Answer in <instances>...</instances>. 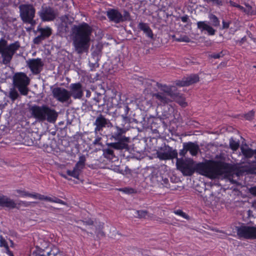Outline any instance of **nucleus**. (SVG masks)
<instances>
[{
  "mask_svg": "<svg viewBox=\"0 0 256 256\" xmlns=\"http://www.w3.org/2000/svg\"><path fill=\"white\" fill-rule=\"evenodd\" d=\"M178 168L184 176H192L195 171L198 174L210 178H216L224 174H231L234 173L248 172L252 173L256 170V164L249 166L240 164H230L220 161H209L206 163L194 164L190 159L184 160L176 159Z\"/></svg>",
  "mask_w": 256,
  "mask_h": 256,
  "instance_id": "obj_1",
  "label": "nucleus"
},
{
  "mask_svg": "<svg viewBox=\"0 0 256 256\" xmlns=\"http://www.w3.org/2000/svg\"><path fill=\"white\" fill-rule=\"evenodd\" d=\"M92 28L87 23L74 25L72 29V44L79 54L87 51L90 46Z\"/></svg>",
  "mask_w": 256,
  "mask_h": 256,
  "instance_id": "obj_2",
  "label": "nucleus"
},
{
  "mask_svg": "<svg viewBox=\"0 0 256 256\" xmlns=\"http://www.w3.org/2000/svg\"><path fill=\"white\" fill-rule=\"evenodd\" d=\"M114 130L111 132L110 138L111 140H114L116 142L107 143L106 145L116 150H128V144L130 142V138L123 135L126 132L127 129L118 126H114Z\"/></svg>",
  "mask_w": 256,
  "mask_h": 256,
  "instance_id": "obj_3",
  "label": "nucleus"
},
{
  "mask_svg": "<svg viewBox=\"0 0 256 256\" xmlns=\"http://www.w3.org/2000/svg\"><path fill=\"white\" fill-rule=\"evenodd\" d=\"M20 48L18 41L8 44V41L4 38L0 39V64L8 65L11 62L13 56Z\"/></svg>",
  "mask_w": 256,
  "mask_h": 256,
  "instance_id": "obj_4",
  "label": "nucleus"
},
{
  "mask_svg": "<svg viewBox=\"0 0 256 256\" xmlns=\"http://www.w3.org/2000/svg\"><path fill=\"white\" fill-rule=\"evenodd\" d=\"M30 79L24 72H17L13 76V84L22 95L26 96L29 91Z\"/></svg>",
  "mask_w": 256,
  "mask_h": 256,
  "instance_id": "obj_5",
  "label": "nucleus"
},
{
  "mask_svg": "<svg viewBox=\"0 0 256 256\" xmlns=\"http://www.w3.org/2000/svg\"><path fill=\"white\" fill-rule=\"evenodd\" d=\"M20 10V16L24 23L34 26L36 20H34L36 14V9L32 4H22L18 6Z\"/></svg>",
  "mask_w": 256,
  "mask_h": 256,
  "instance_id": "obj_6",
  "label": "nucleus"
},
{
  "mask_svg": "<svg viewBox=\"0 0 256 256\" xmlns=\"http://www.w3.org/2000/svg\"><path fill=\"white\" fill-rule=\"evenodd\" d=\"M157 157L160 160H170L178 158V152L176 150H173L172 148L168 145H164L160 147L156 153Z\"/></svg>",
  "mask_w": 256,
  "mask_h": 256,
  "instance_id": "obj_7",
  "label": "nucleus"
},
{
  "mask_svg": "<svg viewBox=\"0 0 256 256\" xmlns=\"http://www.w3.org/2000/svg\"><path fill=\"white\" fill-rule=\"evenodd\" d=\"M237 234L240 238L246 239H256V226H242L236 228Z\"/></svg>",
  "mask_w": 256,
  "mask_h": 256,
  "instance_id": "obj_8",
  "label": "nucleus"
},
{
  "mask_svg": "<svg viewBox=\"0 0 256 256\" xmlns=\"http://www.w3.org/2000/svg\"><path fill=\"white\" fill-rule=\"evenodd\" d=\"M38 14L42 21L49 22L54 20L57 16L58 14L54 8L43 5L38 12Z\"/></svg>",
  "mask_w": 256,
  "mask_h": 256,
  "instance_id": "obj_9",
  "label": "nucleus"
},
{
  "mask_svg": "<svg viewBox=\"0 0 256 256\" xmlns=\"http://www.w3.org/2000/svg\"><path fill=\"white\" fill-rule=\"evenodd\" d=\"M94 126H95L94 132L95 135H97L98 132L103 130V129L106 127H112V124L110 120L106 118L102 114H99L96 118L94 122Z\"/></svg>",
  "mask_w": 256,
  "mask_h": 256,
  "instance_id": "obj_10",
  "label": "nucleus"
},
{
  "mask_svg": "<svg viewBox=\"0 0 256 256\" xmlns=\"http://www.w3.org/2000/svg\"><path fill=\"white\" fill-rule=\"evenodd\" d=\"M86 161V158L84 155L80 156L78 161L76 164L73 170H67L66 174L68 175L78 179L81 172L84 168Z\"/></svg>",
  "mask_w": 256,
  "mask_h": 256,
  "instance_id": "obj_11",
  "label": "nucleus"
},
{
  "mask_svg": "<svg viewBox=\"0 0 256 256\" xmlns=\"http://www.w3.org/2000/svg\"><path fill=\"white\" fill-rule=\"evenodd\" d=\"M36 33L39 34L33 40V42L36 44H38L44 40L49 38L52 34V30L48 26L42 28L38 26L37 28Z\"/></svg>",
  "mask_w": 256,
  "mask_h": 256,
  "instance_id": "obj_12",
  "label": "nucleus"
},
{
  "mask_svg": "<svg viewBox=\"0 0 256 256\" xmlns=\"http://www.w3.org/2000/svg\"><path fill=\"white\" fill-rule=\"evenodd\" d=\"M52 94L53 97L61 102H68L70 98L69 91L63 88L56 87L54 88L52 90Z\"/></svg>",
  "mask_w": 256,
  "mask_h": 256,
  "instance_id": "obj_13",
  "label": "nucleus"
},
{
  "mask_svg": "<svg viewBox=\"0 0 256 256\" xmlns=\"http://www.w3.org/2000/svg\"><path fill=\"white\" fill-rule=\"evenodd\" d=\"M44 104L42 106L34 105L29 108L31 116L37 121L44 122Z\"/></svg>",
  "mask_w": 256,
  "mask_h": 256,
  "instance_id": "obj_14",
  "label": "nucleus"
},
{
  "mask_svg": "<svg viewBox=\"0 0 256 256\" xmlns=\"http://www.w3.org/2000/svg\"><path fill=\"white\" fill-rule=\"evenodd\" d=\"M58 117V113L54 109L44 104V122L47 121L49 123L54 124Z\"/></svg>",
  "mask_w": 256,
  "mask_h": 256,
  "instance_id": "obj_15",
  "label": "nucleus"
},
{
  "mask_svg": "<svg viewBox=\"0 0 256 256\" xmlns=\"http://www.w3.org/2000/svg\"><path fill=\"white\" fill-rule=\"evenodd\" d=\"M69 96L74 99H80L83 96L82 85L80 82L72 84L70 86Z\"/></svg>",
  "mask_w": 256,
  "mask_h": 256,
  "instance_id": "obj_16",
  "label": "nucleus"
},
{
  "mask_svg": "<svg viewBox=\"0 0 256 256\" xmlns=\"http://www.w3.org/2000/svg\"><path fill=\"white\" fill-rule=\"evenodd\" d=\"M28 65L34 74H38L42 70L44 64L40 58L30 60L27 62Z\"/></svg>",
  "mask_w": 256,
  "mask_h": 256,
  "instance_id": "obj_17",
  "label": "nucleus"
},
{
  "mask_svg": "<svg viewBox=\"0 0 256 256\" xmlns=\"http://www.w3.org/2000/svg\"><path fill=\"white\" fill-rule=\"evenodd\" d=\"M199 81L198 75L191 74L187 77L184 78L182 80H176V84L180 86H186L194 84Z\"/></svg>",
  "mask_w": 256,
  "mask_h": 256,
  "instance_id": "obj_18",
  "label": "nucleus"
},
{
  "mask_svg": "<svg viewBox=\"0 0 256 256\" xmlns=\"http://www.w3.org/2000/svg\"><path fill=\"white\" fill-rule=\"evenodd\" d=\"M106 16L110 21L115 23L122 22V14L117 10L110 9L106 12Z\"/></svg>",
  "mask_w": 256,
  "mask_h": 256,
  "instance_id": "obj_19",
  "label": "nucleus"
},
{
  "mask_svg": "<svg viewBox=\"0 0 256 256\" xmlns=\"http://www.w3.org/2000/svg\"><path fill=\"white\" fill-rule=\"evenodd\" d=\"M197 27L202 32L206 31L209 35L215 34L216 30L206 21H200L197 22Z\"/></svg>",
  "mask_w": 256,
  "mask_h": 256,
  "instance_id": "obj_20",
  "label": "nucleus"
},
{
  "mask_svg": "<svg viewBox=\"0 0 256 256\" xmlns=\"http://www.w3.org/2000/svg\"><path fill=\"white\" fill-rule=\"evenodd\" d=\"M0 206L9 208H14L16 207V204L14 200L7 196H0Z\"/></svg>",
  "mask_w": 256,
  "mask_h": 256,
  "instance_id": "obj_21",
  "label": "nucleus"
},
{
  "mask_svg": "<svg viewBox=\"0 0 256 256\" xmlns=\"http://www.w3.org/2000/svg\"><path fill=\"white\" fill-rule=\"evenodd\" d=\"M152 96L158 100L160 104H166L172 101V96L162 92L153 94Z\"/></svg>",
  "mask_w": 256,
  "mask_h": 256,
  "instance_id": "obj_22",
  "label": "nucleus"
},
{
  "mask_svg": "<svg viewBox=\"0 0 256 256\" xmlns=\"http://www.w3.org/2000/svg\"><path fill=\"white\" fill-rule=\"evenodd\" d=\"M138 28L142 30L148 37L152 39L154 38V34L152 30L149 26L148 24L146 23L140 22L138 24Z\"/></svg>",
  "mask_w": 256,
  "mask_h": 256,
  "instance_id": "obj_23",
  "label": "nucleus"
},
{
  "mask_svg": "<svg viewBox=\"0 0 256 256\" xmlns=\"http://www.w3.org/2000/svg\"><path fill=\"white\" fill-rule=\"evenodd\" d=\"M187 146V150L190 152V154L192 156H196L200 150L198 145L194 142H186Z\"/></svg>",
  "mask_w": 256,
  "mask_h": 256,
  "instance_id": "obj_24",
  "label": "nucleus"
},
{
  "mask_svg": "<svg viewBox=\"0 0 256 256\" xmlns=\"http://www.w3.org/2000/svg\"><path fill=\"white\" fill-rule=\"evenodd\" d=\"M172 101H176L182 107L184 108L188 105L187 102H186L185 98L183 96L178 93L176 92L174 94L173 96H172Z\"/></svg>",
  "mask_w": 256,
  "mask_h": 256,
  "instance_id": "obj_25",
  "label": "nucleus"
},
{
  "mask_svg": "<svg viewBox=\"0 0 256 256\" xmlns=\"http://www.w3.org/2000/svg\"><path fill=\"white\" fill-rule=\"evenodd\" d=\"M161 90L162 93L168 95L170 96H173L174 94L176 92V88L175 86H168L166 85H160Z\"/></svg>",
  "mask_w": 256,
  "mask_h": 256,
  "instance_id": "obj_26",
  "label": "nucleus"
},
{
  "mask_svg": "<svg viewBox=\"0 0 256 256\" xmlns=\"http://www.w3.org/2000/svg\"><path fill=\"white\" fill-rule=\"evenodd\" d=\"M120 112L122 113L121 116L122 117L123 120L125 122H128L129 118L128 117L127 115L128 113L130 108L126 104H124L122 106H121L120 108Z\"/></svg>",
  "mask_w": 256,
  "mask_h": 256,
  "instance_id": "obj_27",
  "label": "nucleus"
},
{
  "mask_svg": "<svg viewBox=\"0 0 256 256\" xmlns=\"http://www.w3.org/2000/svg\"><path fill=\"white\" fill-rule=\"evenodd\" d=\"M144 86L146 87L145 90L147 91V92H149L151 91H152V88L154 86H155L156 85L158 84V83L156 82L151 80H146L144 82Z\"/></svg>",
  "mask_w": 256,
  "mask_h": 256,
  "instance_id": "obj_28",
  "label": "nucleus"
},
{
  "mask_svg": "<svg viewBox=\"0 0 256 256\" xmlns=\"http://www.w3.org/2000/svg\"><path fill=\"white\" fill-rule=\"evenodd\" d=\"M104 156L109 160H112L114 156V152L110 148H104L102 150Z\"/></svg>",
  "mask_w": 256,
  "mask_h": 256,
  "instance_id": "obj_29",
  "label": "nucleus"
},
{
  "mask_svg": "<svg viewBox=\"0 0 256 256\" xmlns=\"http://www.w3.org/2000/svg\"><path fill=\"white\" fill-rule=\"evenodd\" d=\"M148 212L145 210H134L133 214L135 218H145L148 216Z\"/></svg>",
  "mask_w": 256,
  "mask_h": 256,
  "instance_id": "obj_30",
  "label": "nucleus"
},
{
  "mask_svg": "<svg viewBox=\"0 0 256 256\" xmlns=\"http://www.w3.org/2000/svg\"><path fill=\"white\" fill-rule=\"evenodd\" d=\"M240 150L242 154L246 158H250L254 156V150L251 148L241 147Z\"/></svg>",
  "mask_w": 256,
  "mask_h": 256,
  "instance_id": "obj_31",
  "label": "nucleus"
},
{
  "mask_svg": "<svg viewBox=\"0 0 256 256\" xmlns=\"http://www.w3.org/2000/svg\"><path fill=\"white\" fill-rule=\"evenodd\" d=\"M208 18L211 22L212 24L214 26L218 27L220 26V22L216 16L212 14H210L208 16Z\"/></svg>",
  "mask_w": 256,
  "mask_h": 256,
  "instance_id": "obj_32",
  "label": "nucleus"
},
{
  "mask_svg": "<svg viewBox=\"0 0 256 256\" xmlns=\"http://www.w3.org/2000/svg\"><path fill=\"white\" fill-rule=\"evenodd\" d=\"M19 96L18 91L14 88H11L9 91L8 97L12 101H14Z\"/></svg>",
  "mask_w": 256,
  "mask_h": 256,
  "instance_id": "obj_33",
  "label": "nucleus"
},
{
  "mask_svg": "<svg viewBox=\"0 0 256 256\" xmlns=\"http://www.w3.org/2000/svg\"><path fill=\"white\" fill-rule=\"evenodd\" d=\"M28 196L32 198L35 199H38V200H46L47 197H48V196H45L44 195L40 194L38 193H34V194L30 193Z\"/></svg>",
  "mask_w": 256,
  "mask_h": 256,
  "instance_id": "obj_34",
  "label": "nucleus"
},
{
  "mask_svg": "<svg viewBox=\"0 0 256 256\" xmlns=\"http://www.w3.org/2000/svg\"><path fill=\"white\" fill-rule=\"evenodd\" d=\"M240 144L238 142H236L233 138L230 140V148L234 151L236 150L239 148Z\"/></svg>",
  "mask_w": 256,
  "mask_h": 256,
  "instance_id": "obj_35",
  "label": "nucleus"
},
{
  "mask_svg": "<svg viewBox=\"0 0 256 256\" xmlns=\"http://www.w3.org/2000/svg\"><path fill=\"white\" fill-rule=\"evenodd\" d=\"M174 38V40L176 42H190V40L188 36H180L179 38H176V36H173Z\"/></svg>",
  "mask_w": 256,
  "mask_h": 256,
  "instance_id": "obj_36",
  "label": "nucleus"
},
{
  "mask_svg": "<svg viewBox=\"0 0 256 256\" xmlns=\"http://www.w3.org/2000/svg\"><path fill=\"white\" fill-rule=\"evenodd\" d=\"M47 201L50 202H53L56 203L60 204L63 205H66V204L64 201L60 199H59L57 198L54 197V198L48 196L47 197Z\"/></svg>",
  "mask_w": 256,
  "mask_h": 256,
  "instance_id": "obj_37",
  "label": "nucleus"
},
{
  "mask_svg": "<svg viewBox=\"0 0 256 256\" xmlns=\"http://www.w3.org/2000/svg\"><path fill=\"white\" fill-rule=\"evenodd\" d=\"M103 98L102 95L101 94H98L97 96L94 98V100L96 102V104L98 105V106H100L104 105V103L102 102V100Z\"/></svg>",
  "mask_w": 256,
  "mask_h": 256,
  "instance_id": "obj_38",
  "label": "nucleus"
},
{
  "mask_svg": "<svg viewBox=\"0 0 256 256\" xmlns=\"http://www.w3.org/2000/svg\"><path fill=\"white\" fill-rule=\"evenodd\" d=\"M48 254V256H62V254L56 248L52 249Z\"/></svg>",
  "mask_w": 256,
  "mask_h": 256,
  "instance_id": "obj_39",
  "label": "nucleus"
},
{
  "mask_svg": "<svg viewBox=\"0 0 256 256\" xmlns=\"http://www.w3.org/2000/svg\"><path fill=\"white\" fill-rule=\"evenodd\" d=\"M255 112L252 110L248 112L247 114H244V117L247 120H250L253 119L254 116Z\"/></svg>",
  "mask_w": 256,
  "mask_h": 256,
  "instance_id": "obj_40",
  "label": "nucleus"
},
{
  "mask_svg": "<svg viewBox=\"0 0 256 256\" xmlns=\"http://www.w3.org/2000/svg\"><path fill=\"white\" fill-rule=\"evenodd\" d=\"M102 139V138L98 134L96 135L95 140L93 142L92 144L94 146H102V144L101 142Z\"/></svg>",
  "mask_w": 256,
  "mask_h": 256,
  "instance_id": "obj_41",
  "label": "nucleus"
},
{
  "mask_svg": "<svg viewBox=\"0 0 256 256\" xmlns=\"http://www.w3.org/2000/svg\"><path fill=\"white\" fill-rule=\"evenodd\" d=\"M174 213L177 215H178V216L186 218V219L188 220L189 218V216L185 212H184L180 210H175L174 212Z\"/></svg>",
  "mask_w": 256,
  "mask_h": 256,
  "instance_id": "obj_42",
  "label": "nucleus"
},
{
  "mask_svg": "<svg viewBox=\"0 0 256 256\" xmlns=\"http://www.w3.org/2000/svg\"><path fill=\"white\" fill-rule=\"evenodd\" d=\"M0 247H4V249L8 247L6 241L2 235L0 236Z\"/></svg>",
  "mask_w": 256,
  "mask_h": 256,
  "instance_id": "obj_43",
  "label": "nucleus"
},
{
  "mask_svg": "<svg viewBox=\"0 0 256 256\" xmlns=\"http://www.w3.org/2000/svg\"><path fill=\"white\" fill-rule=\"evenodd\" d=\"M246 7H244V12L246 14H252L253 10L252 7L248 4H245Z\"/></svg>",
  "mask_w": 256,
  "mask_h": 256,
  "instance_id": "obj_44",
  "label": "nucleus"
},
{
  "mask_svg": "<svg viewBox=\"0 0 256 256\" xmlns=\"http://www.w3.org/2000/svg\"><path fill=\"white\" fill-rule=\"evenodd\" d=\"M130 20V14L129 12L126 10L124 11V13L122 14V22Z\"/></svg>",
  "mask_w": 256,
  "mask_h": 256,
  "instance_id": "obj_45",
  "label": "nucleus"
},
{
  "mask_svg": "<svg viewBox=\"0 0 256 256\" xmlns=\"http://www.w3.org/2000/svg\"><path fill=\"white\" fill-rule=\"evenodd\" d=\"M188 152V150H187V146L186 143H184L183 144V149L180 150V155L182 156H184L187 152Z\"/></svg>",
  "mask_w": 256,
  "mask_h": 256,
  "instance_id": "obj_46",
  "label": "nucleus"
},
{
  "mask_svg": "<svg viewBox=\"0 0 256 256\" xmlns=\"http://www.w3.org/2000/svg\"><path fill=\"white\" fill-rule=\"evenodd\" d=\"M16 192H17V193L20 194V196H28L29 194H30L28 192H26L25 190H16Z\"/></svg>",
  "mask_w": 256,
  "mask_h": 256,
  "instance_id": "obj_47",
  "label": "nucleus"
},
{
  "mask_svg": "<svg viewBox=\"0 0 256 256\" xmlns=\"http://www.w3.org/2000/svg\"><path fill=\"white\" fill-rule=\"evenodd\" d=\"M222 52H220L218 54H214L212 55V57L214 58H219L221 56H222Z\"/></svg>",
  "mask_w": 256,
  "mask_h": 256,
  "instance_id": "obj_48",
  "label": "nucleus"
},
{
  "mask_svg": "<svg viewBox=\"0 0 256 256\" xmlns=\"http://www.w3.org/2000/svg\"><path fill=\"white\" fill-rule=\"evenodd\" d=\"M234 6H235L236 8H238V10H240V11L242 12H244V7L242 6H241L238 4H234L233 5H232Z\"/></svg>",
  "mask_w": 256,
  "mask_h": 256,
  "instance_id": "obj_49",
  "label": "nucleus"
},
{
  "mask_svg": "<svg viewBox=\"0 0 256 256\" xmlns=\"http://www.w3.org/2000/svg\"><path fill=\"white\" fill-rule=\"evenodd\" d=\"M180 18L183 22H187L189 20L188 16V15H185L181 17Z\"/></svg>",
  "mask_w": 256,
  "mask_h": 256,
  "instance_id": "obj_50",
  "label": "nucleus"
},
{
  "mask_svg": "<svg viewBox=\"0 0 256 256\" xmlns=\"http://www.w3.org/2000/svg\"><path fill=\"white\" fill-rule=\"evenodd\" d=\"M230 26V23L228 22H226L224 21L222 22V29L228 28Z\"/></svg>",
  "mask_w": 256,
  "mask_h": 256,
  "instance_id": "obj_51",
  "label": "nucleus"
},
{
  "mask_svg": "<svg viewBox=\"0 0 256 256\" xmlns=\"http://www.w3.org/2000/svg\"><path fill=\"white\" fill-rule=\"evenodd\" d=\"M82 222L85 225H92L94 224V222L91 220L86 221H82Z\"/></svg>",
  "mask_w": 256,
  "mask_h": 256,
  "instance_id": "obj_52",
  "label": "nucleus"
},
{
  "mask_svg": "<svg viewBox=\"0 0 256 256\" xmlns=\"http://www.w3.org/2000/svg\"><path fill=\"white\" fill-rule=\"evenodd\" d=\"M250 190L252 195L256 196V186L251 188Z\"/></svg>",
  "mask_w": 256,
  "mask_h": 256,
  "instance_id": "obj_53",
  "label": "nucleus"
},
{
  "mask_svg": "<svg viewBox=\"0 0 256 256\" xmlns=\"http://www.w3.org/2000/svg\"><path fill=\"white\" fill-rule=\"evenodd\" d=\"M5 252L9 256H14L12 252L10 251L9 249V248H7L5 249Z\"/></svg>",
  "mask_w": 256,
  "mask_h": 256,
  "instance_id": "obj_54",
  "label": "nucleus"
},
{
  "mask_svg": "<svg viewBox=\"0 0 256 256\" xmlns=\"http://www.w3.org/2000/svg\"><path fill=\"white\" fill-rule=\"evenodd\" d=\"M204 2H212L213 4H219V0H204Z\"/></svg>",
  "mask_w": 256,
  "mask_h": 256,
  "instance_id": "obj_55",
  "label": "nucleus"
},
{
  "mask_svg": "<svg viewBox=\"0 0 256 256\" xmlns=\"http://www.w3.org/2000/svg\"><path fill=\"white\" fill-rule=\"evenodd\" d=\"M114 170L116 172H118V173H121L122 174V170H120V168H118V167L114 168Z\"/></svg>",
  "mask_w": 256,
  "mask_h": 256,
  "instance_id": "obj_56",
  "label": "nucleus"
},
{
  "mask_svg": "<svg viewBox=\"0 0 256 256\" xmlns=\"http://www.w3.org/2000/svg\"><path fill=\"white\" fill-rule=\"evenodd\" d=\"M20 204H23V205H24L25 206H28L30 205V204L28 202H24V201H21L20 202Z\"/></svg>",
  "mask_w": 256,
  "mask_h": 256,
  "instance_id": "obj_57",
  "label": "nucleus"
},
{
  "mask_svg": "<svg viewBox=\"0 0 256 256\" xmlns=\"http://www.w3.org/2000/svg\"><path fill=\"white\" fill-rule=\"evenodd\" d=\"M208 198H210V200H208V202H210V203H212L211 200H213V198H214V196H213L212 194H210V196Z\"/></svg>",
  "mask_w": 256,
  "mask_h": 256,
  "instance_id": "obj_58",
  "label": "nucleus"
},
{
  "mask_svg": "<svg viewBox=\"0 0 256 256\" xmlns=\"http://www.w3.org/2000/svg\"><path fill=\"white\" fill-rule=\"evenodd\" d=\"M60 174L64 178H67V176L66 174H63L62 173H60Z\"/></svg>",
  "mask_w": 256,
  "mask_h": 256,
  "instance_id": "obj_59",
  "label": "nucleus"
},
{
  "mask_svg": "<svg viewBox=\"0 0 256 256\" xmlns=\"http://www.w3.org/2000/svg\"><path fill=\"white\" fill-rule=\"evenodd\" d=\"M98 234H100L101 236H104V232H102V231H100V230L98 232Z\"/></svg>",
  "mask_w": 256,
  "mask_h": 256,
  "instance_id": "obj_60",
  "label": "nucleus"
},
{
  "mask_svg": "<svg viewBox=\"0 0 256 256\" xmlns=\"http://www.w3.org/2000/svg\"><path fill=\"white\" fill-rule=\"evenodd\" d=\"M254 155L255 154V158H256V150H254Z\"/></svg>",
  "mask_w": 256,
  "mask_h": 256,
  "instance_id": "obj_61",
  "label": "nucleus"
},
{
  "mask_svg": "<svg viewBox=\"0 0 256 256\" xmlns=\"http://www.w3.org/2000/svg\"><path fill=\"white\" fill-rule=\"evenodd\" d=\"M204 198L206 199V200H208L207 196H205Z\"/></svg>",
  "mask_w": 256,
  "mask_h": 256,
  "instance_id": "obj_62",
  "label": "nucleus"
},
{
  "mask_svg": "<svg viewBox=\"0 0 256 256\" xmlns=\"http://www.w3.org/2000/svg\"><path fill=\"white\" fill-rule=\"evenodd\" d=\"M10 242H11V244H13V242H12V241H10Z\"/></svg>",
  "mask_w": 256,
  "mask_h": 256,
  "instance_id": "obj_63",
  "label": "nucleus"
}]
</instances>
